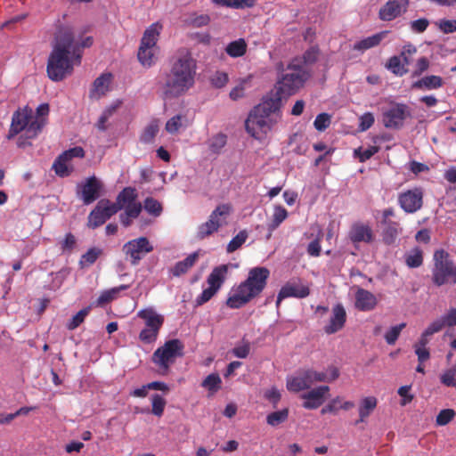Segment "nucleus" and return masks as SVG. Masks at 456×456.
Returning a JSON list of instances; mask_svg holds the SVG:
<instances>
[{
    "mask_svg": "<svg viewBox=\"0 0 456 456\" xmlns=\"http://www.w3.org/2000/svg\"><path fill=\"white\" fill-rule=\"evenodd\" d=\"M82 52L75 44L74 34L69 27H60L55 34L53 50L49 55L46 71L53 81H62L73 71L74 65L81 63Z\"/></svg>",
    "mask_w": 456,
    "mask_h": 456,
    "instance_id": "obj_1",
    "label": "nucleus"
},
{
    "mask_svg": "<svg viewBox=\"0 0 456 456\" xmlns=\"http://www.w3.org/2000/svg\"><path fill=\"white\" fill-rule=\"evenodd\" d=\"M195 74L196 61L191 54L175 58L161 86L165 97L176 98L185 94L194 85Z\"/></svg>",
    "mask_w": 456,
    "mask_h": 456,
    "instance_id": "obj_2",
    "label": "nucleus"
},
{
    "mask_svg": "<svg viewBox=\"0 0 456 456\" xmlns=\"http://www.w3.org/2000/svg\"><path fill=\"white\" fill-rule=\"evenodd\" d=\"M269 275L266 267L250 269L248 278L232 289V293L226 299V305L231 309H239L258 297L265 289Z\"/></svg>",
    "mask_w": 456,
    "mask_h": 456,
    "instance_id": "obj_3",
    "label": "nucleus"
},
{
    "mask_svg": "<svg viewBox=\"0 0 456 456\" xmlns=\"http://www.w3.org/2000/svg\"><path fill=\"white\" fill-rule=\"evenodd\" d=\"M431 281L436 287L456 284V265L444 249H437L433 255Z\"/></svg>",
    "mask_w": 456,
    "mask_h": 456,
    "instance_id": "obj_4",
    "label": "nucleus"
},
{
    "mask_svg": "<svg viewBox=\"0 0 456 456\" xmlns=\"http://www.w3.org/2000/svg\"><path fill=\"white\" fill-rule=\"evenodd\" d=\"M183 350L184 345L180 339H169L154 351L151 362L157 366L159 374L167 375L177 358L183 356Z\"/></svg>",
    "mask_w": 456,
    "mask_h": 456,
    "instance_id": "obj_5",
    "label": "nucleus"
},
{
    "mask_svg": "<svg viewBox=\"0 0 456 456\" xmlns=\"http://www.w3.org/2000/svg\"><path fill=\"white\" fill-rule=\"evenodd\" d=\"M307 77L308 73L301 64V60L294 59L278 80L276 90L283 96H290L303 86Z\"/></svg>",
    "mask_w": 456,
    "mask_h": 456,
    "instance_id": "obj_6",
    "label": "nucleus"
},
{
    "mask_svg": "<svg viewBox=\"0 0 456 456\" xmlns=\"http://www.w3.org/2000/svg\"><path fill=\"white\" fill-rule=\"evenodd\" d=\"M137 317L144 321V328L139 333V340L145 345L157 341L164 317L151 308H144L137 313Z\"/></svg>",
    "mask_w": 456,
    "mask_h": 456,
    "instance_id": "obj_7",
    "label": "nucleus"
},
{
    "mask_svg": "<svg viewBox=\"0 0 456 456\" xmlns=\"http://www.w3.org/2000/svg\"><path fill=\"white\" fill-rule=\"evenodd\" d=\"M152 250L153 247L146 237L131 240L122 248L123 253L129 258L132 265H137L142 257Z\"/></svg>",
    "mask_w": 456,
    "mask_h": 456,
    "instance_id": "obj_8",
    "label": "nucleus"
},
{
    "mask_svg": "<svg viewBox=\"0 0 456 456\" xmlns=\"http://www.w3.org/2000/svg\"><path fill=\"white\" fill-rule=\"evenodd\" d=\"M120 210V207L111 204L109 200H101L96 207L90 212L88 216L87 226L95 229L102 225L108 219L117 214Z\"/></svg>",
    "mask_w": 456,
    "mask_h": 456,
    "instance_id": "obj_9",
    "label": "nucleus"
},
{
    "mask_svg": "<svg viewBox=\"0 0 456 456\" xmlns=\"http://www.w3.org/2000/svg\"><path fill=\"white\" fill-rule=\"evenodd\" d=\"M423 196L422 189L415 187L401 192L398 196V203L404 212L412 214L422 208Z\"/></svg>",
    "mask_w": 456,
    "mask_h": 456,
    "instance_id": "obj_10",
    "label": "nucleus"
},
{
    "mask_svg": "<svg viewBox=\"0 0 456 456\" xmlns=\"http://www.w3.org/2000/svg\"><path fill=\"white\" fill-rule=\"evenodd\" d=\"M410 116L408 106L396 103L383 113V123L387 128L398 129L403 126L404 120Z\"/></svg>",
    "mask_w": 456,
    "mask_h": 456,
    "instance_id": "obj_11",
    "label": "nucleus"
},
{
    "mask_svg": "<svg viewBox=\"0 0 456 456\" xmlns=\"http://www.w3.org/2000/svg\"><path fill=\"white\" fill-rule=\"evenodd\" d=\"M78 188L77 195H79L85 205H89L101 196L102 183L95 176H91L83 184L79 185Z\"/></svg>",
    "mask_w": 456,
    "mask_h": 456,
    "instance_id": "obj_12",
    "label": "nucleus"
},
{
    "mask_svg": "<svg viewBox=\"0 0 456 456\" xmlns=\"http://www.w3.org/2000/svg\"><path fill=\"white\" fill-rule=\"evenodd\" d=\"M32 117V110L28 108L18 109L12 117L10 129L7 139L11 140L23 130L26 131L27 126Z\"/></svg>",
    "mask_w": 456,
    "mask_h": 456,
    "instance_id": "obj_13",
    "label": "nucleus"
},
{
    "mask_svg": "<svg viewBox=\"0 0 456 456\" xmlns=\"http://www.w3.org/2000/svg\"><path fill=\"white\" fill-rule=\"evenodd\" d=\"M309 295L310 289L307 285H303L299 281H289L280 289L276 305L279 307L281 302L287 297L305 298Z\"/></svg>",
    "mask_w": 456,
    "mask_h": 456,
    "instance_id": "obj_14",
    "label": "nucleus"
},
{
    "mask_svg": "<svg viewBox=\"0 0 456 456\" xmlns=\"http://www.w3.org/2000/svg\"><path fill=\"white\" fill-rule=\"evenodd\" d=\"M409 0H388L379 10V17L381 20L390 21L405 12Z\"/></svg>",
    "mask_w": 456,
    "mask_h": 456,
    "instance_id": "obj_15",
    "label": "nucleus"
},
{
    "mask_svg": "<svg viewBox=\"0 0 456 456\" xmlns=\"http://www.w3.org/2000/svg\"><path fill=\"white\" fill-rule=\"evenodd\" d=\"M330 392L329 386H320L301 395L304 399L303 407L307 410H314L319 408L325 402L328 393Z\"/></svg>",
    "mask_w": 456,
    "mask_h": 456,
    "instance_id": "obj_16",
    "label": "nucleus"
},
{
    "mask_svg": "<svg viewBox=\"0 0 456 456\" xmlns=\"http://www.w3.org/2000/svg\"><path fill=\"white\" fill-rule=\"evenodd\" d=\"M314 385L312 369L299 371L296 376L287 379V388L290 392L298 393L306 390Z\"/></svg>",
    "mask_w": 456,
    "mask_h": 456,
    "instance_id": "obj_17",
    "label": "nucleus"
},
{
    "mask_svg": "<svg viewBox=\"0 0 456 456\" xmlns=\"http://www.w3.org/2000/svg\"><path fill=\"white\" fill-rule=\"evenodd\" d=\"M346 322V309L342 304L338 303L333 306L329 323L324 326L323 330L328 335L335 334L344 328Z\"/></svg>",
    "mask_w": 456,
    "mask_h": 456,
    "instance_id": "obj_18",
    "label": "nucleus"
},
{
    "mask_svg": "<svg viewBox=\"0 0 456 456\" xmlns=\"http://www.w3.org/2000/svg\"><path fill=\"white\" fill-rule=\"evenodd\" d=\"M246 129L248 134L252 136H256L257 130L267 133L271 129V126L268 122V116L264 115L260 112H256L253 109L245 123Z\"/></svg>",
    "mask_w": 456,
    "mask_h": 456,
    "instance_id": "obj_19",
    "label": "nucleus"
},
{
    "mask_svg": "<svg viewBox=\"0 0 456 456\" xmlns=\"http://www.w3.org/2000/svg\"><path fill=\"white\" fill-rule=\"evenodd\" d=\"M348 237L354 244L360 242L370 243L374 239L371 227L361 222L352 224Z\"/></svg>",
    "mask_w": 456,
    "mask_h": 456,
    "instance_id": "obj_20",
    "label": "nucleus"
},
{
    "mask_svg": "<svg viewBox=\"0 0 456 456\" xmlns=\"http://www.w3.org/2000/svg\"><path fill=\"white\" fill-rule=\"evenodd\" d=\"M282 97L283 95L276 90V92L265 96L262 102L254 109L256 112H260L269 117L272 113L280 110Z\"/></svg>",
    "mask_w": 456,
    "mask_h": 456,
    "instance_id": "obj_21",
    "label": "nucleus"
},
{
    "mask_svg": "<svg viewBox=\"0 0 456 456\" xmlns=\"http://www.w3.org/2000/svg\"><path fill=\"white\" fill-rule=\"evenodd\" d=\"M377 298L373 293L364 289H358L355 293V307L360 311H371L377 305Z\"/></svg>",
    "mask_w": 456,
    "mask_h": 456,
    "instance_id": "obj_22",
    "label": "nucleus"
},
{
    "mask_svg": "<svg viewBox=\"0 0 456 456\" xmlns=\"http://www.w3.org/2000/svg\"><path fill=\"white\" fill-rule=\"evenodd\" d=\"M112 75L110 73H103L98 77L93 83L90 91V98L99 99L104 95L110 89Z\"/></svg>",
    "mask_w": 456,
    "mask_h": 456,
    "instance_id": "obj_23",
    "label": "nucleus"
},
{
    "mask_svg": "<svg viewBox=\"0 0 456 456\" xmlns=\"http://www.w3.org/2000/svg\"><path fill=\"white\" fill-rule=\"evenodd\" d=\"M232 212L231 204L224 203L218 205L209 215L208 218L213 220L217 228L227 224V218Z\"/></svg>",
    "mask_w": 456,
    "mask_h": 456,
    "instance_id": "obj_24",
    "label": "nucleus"
},
{
    "mask_svg": "<svg viewBox=\"0 0 456 456\" xmlns=\"http://www.w3.org/2000/svg\"><path fill=\"white\" fill-rule=\"evenodd\" d=\"M228 265H221L215 267L209 273L207 279V282L212 288L219 290L225 281L226 275L228 273Z\"/></svg>",
    "mask_w": 456,
    "mask_h": 456,
    "instance_id": "obj_25",
    "label": "nucleus"
},
{
    "mask_svg": "<svg viewBox=\"0 0 456 456\" xmlns=\"http://www.w3.org/2000/svg\"><path fill=\"white\" fill-rule=\"evenodd\" d=\"M444 86V80L440 76L430 75L415 81L411 87L418 90H435Z\"/></svg>",
    "mask_w": 456,
    "mask_h": 456,
    "instance_id": "obj_26",
    "label": "nucleus"
},
{
    "mask_svg": "<svg viewBox=\"0 0 456 456\" xmlns=\"http://www.w3.org/2000/svg\"><path fill=\"white\" fill-rule=\"evenodd\" d=\"M199 253L193 252L190 254L186 258L177 262L174 267L170 269V273L174 277H179L186 273L198 261Z\"/></svg>",
    "mask_w": 456,
    "mask_h": 456,
    "instance_id": "obj_27",
    "label": "nucleus"
},
{
    "mask_svg": "<svg viewBox=\"0 0 456 456\" xmlns=\"http://www.w3.org/2000/svg\"><path fill=\"white\" fill-rule=\"evenodd\" d=\"M162 29V25L159 22L152 23L150 27H148L141 39L140 46H156V44L159 40V37L160 31Z\"/></svg>",
    "mask_w": 456,
    "mask_h": 456,
    "instance_id": "obj_28",
    "label": "nucleus"
},
{
    "mask_svg": "<svg viewBox=\"0 0 456 456\" xmlns=\"http://www.w3.org/2000/svg\"><path fill=\"white\" fill-rule=\"evenodd\" d=\"M387 34V31H382L370 37H368L364 39H362L354 45L353 49L359 52H364L372 47H375L380 44V42L385 38Z\"/></svg>",
    "mask_w": 456,
    "mask_h": 456,
    "instance_id": "obj_29",
    "label": "nucleus"
},
{
    "mask_svg": "<svg viewBox=\"0 0 456 456\" xmlns=\"http://www.w3.org/2000/svg\"><path fill=\"white\" fill-rule=\"evenodd\" d=\"M430 337L431 336L426 334V331L424 330L418 342L414 344L413 348L418 357V362H427L430 358V352L427 347L430 341Z\"/></svg>",
    "mask_w": 456,
    "mask_h": 456,
    "instance_id": "obj_30",
    "label": "nucleus"
},
{
    "mask_svg": "<svg viewBox=\"0 0 456 456\" xmlns=\"http://www.w3.org/2000/svg\"><path fill=\"white\" fill-rule=\"evenodd\" d=\"M377 404L378 400L374 396H367L362 399L359 405V419L355 421V425L364 422L376 409Z\"/></svg>",
    "mask_w": 456,
    "mask_h": 456,
    "instance_id": "obj_31",
    "label": "nucleus"
},
{
    "mask_svg": "<svg viewBox=\"0 0 456 456\" xmlns=\"http://www.w3.org/2000/svg\"><path fill=\"white\" fill-rule=\"evenodd\" d=\"M129 288L130 285L122 284L118 287H114L110 289L102 291L96 300V305L99 306H103L104 305L118 298L120 291L128 289Z\"/></svg>",
    "mask_w": 456,
    "mask_h": 456,
    "instance_id": "obj_32",
    "label": "nucleus"
},
{
    "mask_svg": "<svg viewBox=\"0 0 456 456\" xmlns=\"http://www.w3.org/2000/svg\"><path fill=\"white\" fill-rule=\"evenodd\" d=\"M136 198V190L133 187H126L118 194L116 202L111 204L116 207H120L121 210L125 206L134 202Z\"/></svg>",
    "mask_w": 456,
    "mask_h": 456,
    "instance_id": "obj_33",
    "label": "nucleus"
},
{
    "mask_svg": "<svg viewBox=\"0 0 456 456\" xmlns=\"http://www.w3.org/2000/svg\"><path fill=\"white\" fill-rule=\"evenodd\" d=\"M248 45L244 38H239L229 43L225 47V53L232 58L242 57L247 53Z\"/></svg>",
    "mask_w": 456,
    "mask_h": 456,
    "instance_id": "obj_34",
    "label": "nucleus"
},
{
    "mask_svg": "<svg viewBox=\"0 0 456 456\" xmlns=\"http://www.w3.org/2000/svg\"><path fill=\"white\" fill-rule=\"evenodd\" d=\"M154 46H139L137 58L139 62L146 68H150L155 63Z\"/></svg>",
    "mask_w": 456,
    "mask_h": 456,
    "instance_id": "obj_35",
    "label": "nucleus"
},
{
    "mask_svg": "<svg viewBox=\"0 0 456 456\" xmlns=\"http://www.w3.org/2000/svg\"><path fill=\"white\" fill-rule=\"evenodd\" d=\"M385 229L383 231V241L387 245H391L395 241L399 234V223L397 222H386Z\"/></svg>",
    "mask_w": 456,
    "mask_h": 456,
    "instance_id": "obj_36",
    "label": "nucleus"
},
{
    "mask_svg": "<svg viewBox=\"0 0 456 456\" xmlns=\"http://www.w3.org/2000/svg\"><path fill=\"white\" fill-rule=\"evenodd\" d=\"M386 67L393 74L402 77L408 72L407 66L402 61L401 56H392L388 59Z\"/></svg>",
    "mask_w": 456,
    "mask_h": 456,
    "instance_id": "obj_37",
    "label": "nucleus"
},
{
    "mask_svg": "<svg viewBox=\"0 0 456 456\" xmlns=\"http://www.w3.org/2000/svg\"><path fill=\"white\" fill-rule=\"evenodd\" d=\"M227 136L223 133L213 135L208 142V149L211 153L218 155L226 145Z\"/></svg>",
    "mask_w": 456,
    "mask_h": 456,
    "instance_id": "obj_38",
    "label": "nucleus"
},
{
    "mask_svg": "<svg viewBox=\"0 0 456 456\" xmlns=\"http://www.w3.org/2000/svg\"><path fill=\"white\" fill-rule=\"evenodd\" d=\"M405 264L410 268H418L423 265V251L419 248H412L405 255Z\"/></svg>",
    "mask_w": 456,
    "mask_h": 456,
    "instance_id": "obj_39",
    "label": "nucleus"
},
{
    "mask_svg": "<svg viewBox=\"0 0 456 456\" xmlns=\"http://www.w3.org/2000/svg\"><path fill=\"white\" fill-rule=\"evenodd\" d=\"M159 126L158 120H152L142 131L140 141L142 143H151L159 133Z\"/></svg>",
    "mask_w": 456,
    "mask_h": 456,
    "instance_id": "obj_40",
    "label": "nucleus"
},
{
    "mask_svg": "<svg viewBox=\"0 0 456 456\" xmlns=\"http://www.w3.org/2000/svg\"><path fill=\"white\" fill-rule=\"evenodd\" d=\"M289 413V411L288 408L271 412L266 416V422L272 427H277L288 419Z\"/></svg>",
    "mask_w": 456,
    "mask_h": 456,
    "instance_id": "obj_41",
    "label": "nucleus"
},
{
    "mask_svg": "<svg viewBox=\"0 0 456 456\" xmlns=\"http://www.w3.org/2000/svg\"><path fill=\"white\" fill-rule=\"evenodd\" d=\"M102 254V250L99 248H91L81 256L79 265L81 267L90 266L96 262L98 257Z\"/></svg>",
    "mask_w": 456,
    "mask_h": 456,
    "instance_id": "obj_42",
    "label": "nucleus"
},
{
    "mask_svg": "<svg viewBox=\"0 0 456 456\" xmlns=\"http://www.w3.org/2000/svg\"><path fill=\"white\" fill-rule=\"evenodd\" d=\"M218 231L217 225H216L213 222V220H210L209 218L203 224H201L198 227L197 231V238L200 240H203L216 232Z\"/></svg>",
    "mask_w": 456,
    "mask_h": 456,
    "instance_id": "obj_43",
    "label": "nucleus"
},
{
    "mask_svg": "<svg viewBox=\"0 0 456 456\" xmlns=\"http://www.w3.org/2000/svg\"><path fill=\"white\" fill-rule=\"evenodd\" d=\"M248 237V232L246 230L240 231L236 236H234L226 247V251L228 253H232L240 248L247 240Z\"/></svg>",
    "mask_w": 456,
    "mask_h": 456,
    "instance_id": "obj_44",
    "label": "nucleus"
},
{
    "mask_svg": "<svg viewBox=\"0 0 456 456\" xmlns=\"http://www.w3.org/2000/svg\"><path fill=\"white\" fill-rule=\"evenodd\" d=\"M222 380L217 373H212L206 377L202 381L201 386L208 391L215 393L221 387Z\"/></svg>",
    "mask_w": 456,
    "mask_h": 456,
    "instance_id": "obj_45",
    "label": "nucleus"
},
{
    "mask_svg": "<svg viewBox=\"0 0 456 456\" xmlns=\"http://www.w3.org/2000/svg\"><path fill=\"white\" fill-rule=\"evenodd\" d=\"M166 404V400L160 395L154 394L151 395V412L153 415L161 417L163 415Z\"/></svg>",
    "mask_w": 456,
    "mask_h": 456,
    "instance_id": "obj_46",
    "label": "nucleus"
},
{
    "mask_svg": "<svg viewBox=\"0 0 456 456\" xmlns=\"http://www.w3.org/2000/svg\"><path fill=\"white\" fill-rule=\"evenodd\" d=\"M288 216V211L282 206H276L273 214V219L269 225L271 230L276 229Z\"/></svg>",
    "mask_w": 456,
    "mask_h": 456,
    "instance_id": "obj_47",
    "label": "nucleus"
},
{
    "mask_svg": "<svg viewBox=\"0 0 456 456\" xmlns=\"http://www.w3.org/2000/svg\"><path fill=\"white\" fill-rule=\"evenodd\" d=\"M441 383L456 389V363L444 371L440 376Z\"/></svg>",
    "mask_w": 456,
    "mask_h": 456,
    "instance_id": "obj_48",
    "label": "nucleus"
},
{
    "mask_svg": "<svg viewBox=\"0 0 456 456\" xmlns=\"http://www.w3.org/2000/svg\"><path fill=\"white\" fill-rule=\"evenodd\" d=\"M90 313V307H85L78 311L72 319L67 323L66 327L69 330L77 329Z\"/></svg>",
    "mask_w": 456,
    "mask_h": 456,
    "instance_id": "obj_49",
    "label": "nucleus"
},
{
    "mask_svg": "<svg viewBox=\"0 0 456 456\" xmlns=\"http://www.w3.org/2000/svg\"><path fill=\"white\" fill-rule=\"evenodd\" d=\"M144 209L154 216H159L162 212L161 204L152 197H148L144 200Z\"/></svg>",
    "mask_w": 456,
    "mask_h": 456,
    "instance_id": "obj_50",
    "label": "nucleus"
},
{
    "mask_svg": "<svg viewBox=\"0 0 456 456\" xmlns=\"http://www.w3.org/2000/svg\"><path fill=\"white\" fill-rule=\"evenodd\" d=\"M69 162L66 158H62V153L55 159L53 168L54 169L56 175L61 177H65L69 175V171L68 169L67 163Z\"/></svg>",
    "mask_w": 456,
    "mask_h": 456,
    "instance_id": "obj_51",
    "label": "nucleus"
},
{
    "mask_svg": "<svg viewBox=\"0 0 456 456\" xmlns=\"http://www.w3.org/2000/svg\"><path fill=\"white\" fill-rule=\"evenodd\" d=\"M456 412L453 409H444L436 416V422L437 426H445L455 417Z\"/></svg>",
    "mask_w": 456,
    "mask_h": 456,
    "instance_id": "obj_52",
    "label": "nucleus"
},
{
    "mask_svg": "<svg viewBox=\"0 0 456 456\" xmlns=\"http://www.w3.org/2000/svg\"><path fill=\"white\" fill-rule=\"evenodd\" d=\"M379 151V146H370L369 148L362 150L358 148L354 150V156H356L360 162H365L370 159L373 155L378 153Z\"/></svg>",
    "mask_w": 456,
    "mask_h": 456,
    "instance_id": "obj_53",
    "label": "nucleus"
},
{
    "mask_svg": "<svg viewBox=\"0 0 456 456\" xmlns=\"http://www.w3.org/2000/svg\"><path fill=\"white\" fill-rule=\"evenodd\" d=\"M331 123V116L328 113H320L314 122V128L320 132L326 130Z\"/></svg>",
    "mask_w": 456,
    "mask_h": 456,
    "instance_id": "obj_54",
    "label": "nucleus"
},
{
    "mask_svg": "<svg viewBox=\"0 0 456 456\" xmlns=\"http://www.w3.org/2000/svg\"><path fill=\"white\" fill-rule=\"evenodd\" d=\"M447 327V322L444 318V315L443 314L440 318L433 321L426 329V334H428L430 336L434 335L435 333L440 332L444 328Z\"/></svg>",
    "mask_w": 456,
    "mask_h": 456,
    "instance_id": "obj_55",
    "label": "nucleus"
},
{
    "mask_svg": "<svg viewBox=\"0 0 456 456\" xmlns=\"http://www.w3.org/2000/svg\"><path fill=\"white\" fill-rule=\"evenodd\" d=\"M406 323L403 322L392 327L386 334L385 339L388 345H394L398 339L401 331L404 329Z\"/></svg>",
    "mask_w": 456,
    "mask_h": 456,
    "instance_id": "obj_56",
    "label": "nucleus"
},
{
    "mask_svg": "<svg viewBox=\"0 0 456 456\" xmlns=\"http://www.w3.org/2000/svg\"><path fill=\"white\" fill-rule=\"evenodd\" d=\"M43 127V123L42 121L38 120V119H30V121L28 122V125L27 126V129H26V135H27V138H35L38 133L41 131Z\"/></svg>",
    "mask_w": 456,
    "mask_h": 456,
    "instance_id": "obj_57",
    "label": "nucleus"
},
{
    "mask_svg": "<svg viewBox=\"0 0 456 456\" xmlns=\"http://www.w3.org/2000/svg\"><path fill=\"white\" fill-rule=\"evenodd\" d=\"M417 52V48L411 43H408L403 45L402 52L399 56H401L402 61L408 66L411 62V57L415 54Z\"/></svg>",
    "mask_w": 456,
    "mask_h": 456,
    "instance_id": "obj_58",
    "label": "nucleus"
},
{
    "mask_svg": "<svg viewBox=\"0 0 456 456\" xmlns=\"http://www.w3.org/2000/svg\"><path fill=\"white\" fill-rule=\"evenodd\" d=\"M183 117L182 115H175L167 120L166 123V130L169 134H175L178 132L180 127L182 126Z\"/></svg>",
    "mask_w": 456,
    "mask_h": 456,
    "instance_id": "obj_59",
    "label": "nucleus"
},
{
    "mask_svg": "<svg viewBox=\"0 0 456 456\" xmlns=\"http://www.w3.org/2000/svg\"><path fill=\"white\" fill-rule=\"evenodd\" d=\"M217 289L208 285V288L205 289L200 295H199L195 300L197 305H202L208 302L216 293Z\"/></svg>",
    "mask_w": 456,
    "mask_h": 456,
    "instance_id": "obj_60",
    "label": "nucleus"
},
{
    "mask_svg": "<svg viewBox=\"0 0 456 456\" xmlns=\"http://www.w3.org/2000/svg\"><path fill=\"white\" fill-rule=\"evenodd\" d=\"M228 74L223 71H216L211 77V84L216 88H222L228 83Z\"/></svg>",
    "mask_w": 456,
    "mask_h": 456,
    "instance_id": "obj_61",
    "label": "nucleus"
},
{
    "mask_svg": "<svg viewBox=\"0 0 456 456\" xmlns=\"http://www.w3.org/2000/svg\"><path fill=\"white\" fill-rule=\"evenodd\" d=\"M359 130L363 132L372 126L375 122L374 116L371 112H365L360 117Z\"/></svg>",
    "mask_w": 456,
    "mask_h": 456,
    "instance_id": "obj_62",
    "label": "nucleus"
},
{
    "mask_svg": "<svg viewBox=\"0 0 456 456\" xmlns=\"http://www.w3.org/2000/svg\"><path fill=\"white\" fill-rule=\"evenodd\" d=\"M116 108L115 107H110L106 109L101 117L98 119V122L96 124V126L101 131L107 130L106 122L109 120V118L112 116V114L115 112Z\"/></svg>",
    "mask_w": 456,
    "mask_h": 456,
    "instance_id": "obj_63",
    "label": "nucleus"
},
{
    "mask_svg": "<svg viewBox=\"0 0 456 456\" xmlns=\"http://www.w3.org/2000/svg\"><path fill=\"white\" fill-rule=\"evenodd\" d=\"M429 68V61L427 57L419 58L415 66V69L412 71L411 77H419Z\"/></svg>",
    "mask_w": 456,
    "mask_h": 456,
    "instance_id": "obj_64",
    "label": "nucleus"
}]
</instances>
